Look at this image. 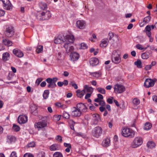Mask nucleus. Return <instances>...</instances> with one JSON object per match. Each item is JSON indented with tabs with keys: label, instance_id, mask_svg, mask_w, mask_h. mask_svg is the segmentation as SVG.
I'll use <instances>...</instances> for the list:
<instances>
[{
	"label": "nucleus",
	"instance_id": "20e7f679",
	"mask_svg": "<svg viewBox=\"0 0 157 157\" xmlns=\"http://www.w3.org/2000/svg\"><path fill=\"white\" fill-rule=\"evenodd\" d=\"M112 62L115 64L119 63L121 62L120 55L116 52H113L111 57Z\"/></svg>",
	"mask_w": 157,
	"mask_h": 157
},
{
	"label": "nucleus",
	"instance_id": "412c9836",
	"mask_svg": "<svg viewBox=\"0 0 157 157\" xmlns=\"http://www.w3.org/2000/svg\"><path fill=\"white\" fill-rule=\"evenodd\" d=\"M99 62L98 59L96 58H92L90 61V64L92 66L97 65Z\"/></svg>",
	"mask_w": 157,
	"mask_h": 157
},
{
	"label": "nucleus",
	"instance_id": "2eb2a0df",
	"mask_svg": "<svg viewBox=\"0 0 157 157\" xmlns=\"http://www.w3.org/2000/svg\"><path fill=\"white\" fill-rule=\"evenodd\" d=\"M92 123L93 124H97L98 122L100 121L101 118L100 116L98 114H92Z\"/></svg>",
	"mask_w": 157,
	"mask_h": 157
},
{
	"label": "nucleus",
	"instance_id": "7ed1b4c3",
	"mask_svg": "<svg viewBox=\"0 0 157 157\" xmlns=\"http://www.w3.org/2000/svg\"><path fill=\"white\" fill-rule=\"evenodd\" d=\"M143 143V139L141 137H136L132 142L131 146L133 148H136L141 146Z\"/></svg>",
	"mask_w": 157,
	"mask_h": 157
},
{
	"label": "nucleus",
	"instance_id": "72a5a7b5",
	"mask_svg": "<svg viewBox=\"0 0 157 157\" xmlns=\"http://www.w3.org/2000/svg\"><path fill=\"white\" fill-rule=\"evenodd\" d=\"M49 91L48 90H46L44 91L43 96L44 99H46L48 97L49 94Z\"/></svg>",
	"mask_w": 157,
	"mask_h": 157
},
{
	"label": "nucleus",
	"instance_id": "423d86ee",
	"mask_svg": "<svg viewBox=\"0 0 157 157\" xmlns=\"http://www.w3.org/2000/svg\"><path fill=\"white\" fill-rule=\"evenodd\" d=\"M102 129L99 126L95 127L94 129L93 134L94 137L98 138L102 134Z\"/></svg>",
	"mask_w": 157,
	"mask_h": 157
},
{
	"label": "nucleus",
	"instance_id": "4d7b16f0",
	"mask_svg": "<svg viewBox=\"0 0 157 157\" xmlns=\"http://www.w3.org/2000/svg\"><path fill=\"white\" fill-rule=\"evenodd\" d=\"M145 29L146 31H151V27L150 25H147Z\"/></svg>",
	"mask_w": 157,
	"mask_h": 157
},
{
	"label": "nucleus",
	"instance_id": "79ce46f5",
	"mask_svg": "<svg viewBox=\"0 0 157 157\" xmlns=\"http://www.w3.org/2000/svg\"><path fill=\"white\" fill-rule=\"evenodd\" d=\"M69 123L70 124L71 128L72 130H74V124L76 123L73 120H71L69 121Z\"/></svg>",
	"mask_w": 157,
	"mask_h": 157
},
{
	"label": "nucleus",
	"instance_id": "4c0bfd02",
	"mask_svg": "<svg viewBox=\"0 0 157 157\" xmlns=\"http://www.w3.org/2000/svg\"><path fill=\"white\" fill-rule=\"evenodd\" d=\"M57 144H54L51 145L50 147V149L51 151H56L57 150Z\"/></svg>",
	"mask_w": 157,
	"mask_h": 157
},
{
	"label": "nucleus",
	"instance_id": "473e14b6",
	"mask_svg": "<svg viewBox=\"0 0 157 157\" xmlns=\"http://www.w3.org/2000/svg\"><path fill=\"white\" fill-rule=\"evenodd\" d=\"M9 56L10 54L6 52L4 53L2 56L3 60L4 61H7Z\"/></svg>",
	"mask_w": 157,
	"mask_h": 157
},
{
	"label": "nucleus",
	"instance_id": "7c9ffc66",
	"mask_svg": "<svg viewBox=\"0 0 157 157\" xmlns=\"http://www.w3.org/2000/svg\"><path fill=\"white\" fill-rule=\"evenodd\" d=\"M37 107L35 105H34L33 106H32L30 107V109H31V111L32 112V113L35 115H36L37 113Z\"/></svg>",
	"mask_w": 157,
	"mask_h": 157
},
{
	"label": "nucleus",
	"instance_id": "f8f14e48",
	"mask_svg": "<svg viewBox=\"0 0 157 157\" xmlns=\"http://www.w3.org/2000/svg\"><path fill=\"white\" fill-rule=\"evenodd\" d=\"M76 26L78 29H83L85 28L86 23L83 20H78L76 23Z\"/></svg>",
	"mask_w": 157,
	"mask_h": 157
},
{
	"label": "nucleus",
	"instance_id": "680f3d73",
	"mask_svg": "<svg viewBox=\"0 0 157 157\" xmlns=\"http://www.w3.org/2000/svg\"><path fill=\"white\" fill-rule=\"evenodd\" d=\"M112 98H109L107 100V101L109 104H111L113 103V98L112 97Z\"/></svg>",
	"mask_w": 157,
	"mask_h": 157
},
{
	"label": "nucleus",
	"instance_id": "39448f33",
	"mask_svg": "<svg viewBox=\"0 0 157 157\" xmlns=\"http://www.w3.org/2000/svg\"><path fill=\"white\" fill-rule=\"evenodd\" d=\"M47 121H41L35 123L34 124L35 128L37 129L38 130L44 129L47 126Z\"/></svg>",
	"mask_w": 157,
	"mask_h": 157
},
{
	"label": "nucleus",
	"instance_id": "c85d7f7f",
	"mask_svg": "<svg viewBox=\"0 0 157 157\" xmlns=\"http://www.w3.org/2000/svg\"><path fill=\"white\" fill-rule=\"evenodd\" d=\"M65 36H63V38L62 37L61 38L60 37H58L56 38L54 41V43L56 44H59L60 43L62 42L66 43V42H64L63 40H64Z\"/></svg>",
	"mask_w": 157,
	"mask_h": 157
},
{
	"label": "nucleus",
	"instance_id": "de8ad7c7",
	"mask_svg": "<svg viewBox=\"0 0 157 157\" xmlns=\"http://www.w3.org/2000/svg\"><path fill=\"white\" fill-rule=\"evenodd\" d=\"M13 129L16 132H18L20 130V127L19 126L14 124L13 125Z\"/></svg>",
	"mask_w": 157,
	"mask_h": 157
},
{
	"label": "nucleus",
	"instance_id": "774afa93",
	"mask_svg": "<svg viewBox=\"0 0 157 157\" xmlns=\"http://www.w3.org/2000/svg\"><path fill=\"white\" fill-rule=\"evenodd\" d=\"M152 99L154 101L157 102V96H156L154 95L153 96Z\"/></svg>",
	"mask_w": 157,
	"mask_h": 157
},
{
	"label": "nucleus",
	"instance_id": "3c124183",
	"mask_svg": "<svg viewBox=\"0 0 157 157\" xmlns=\"http://www.w3.org/2000/svg\"><path fill=\"white\" fill-rule=\"evenodd\" d=\"M43 78H40L37 79L36 81V83L37 86L39 85L40 82L42 81Z\"/></svg>",
	"mask_w": 157,
	"mask_h": 157
},
{
	"label": "nucleus",
	"instance_id": "c9c22d12",
	"mask_svg": "<svg viewBox=\"0 0 157 157\" xmlns=\"http://www.w3.org/2000/svg\"><path fill=\"white\" fill-rule=\"evenodd\" d=\"M97 90L98 92L102 94H105V90L103 88L98 87L97 88Z\"/></svg>",
	"mask_w": 157,
	"mask_h": 157
},
{
	"label": "nucleus",
	"instance_id": "4468645a",
	"mask_svg": "<svg viewBox=\"0 0 157 157\" xmlns=\"http://www.w3.org/2000/svg\"><path fill=\"white\" fill-rule=\"evenodd\" d=\"M76 107L82 113V112H86L87 111V108L84 104L82 103H78L77 104Z\"/></svg>",
	"mask_w": 157,
	"mask_h": 157
},
{
	"label": "nucleus",
	"instance_id": "4be33fe9",
	"mask_svg": "<svg viewBox=\"0 0 157 157\" xmlns=\"http://www.w3.org/2000/svg\"><path fill=\"white\" fill-rule=\"evenodd\" d=\"M110 140L109 138H107L104 140L102 143V146L104 147H107L110 146Z\"/></svg>",
	"mask_w": 157,
	"mask_h": 157
},
{
	"label": "nucleus",
	"instance_id": "6e6552de",
	"mask_svg": "<svg viewBox=\"0 0 157 157\" xmlns=\"http://www.w3.org/2000/svg\"><path fill=\"white\" fill-rule=\"evenodd\" d=\"M13 28L12 26H9L6 28L5 34L8 37H11L14 34Z\"/></svg>",
	"mask_w": 157,
	"mask_h": 157
},
{
	"label": "nucleus",
	"instance_id": "ddd939ff",
	"mask_svg": "<svg viewBox=\"0 0 157 157\" xmlns=\"http://www.w3.org/2000/svg\"><path fill=\"white\" fill-rule=\"evenodd\" d=\"M3 4L4 9L9 10L12 9V5L9 0H0Z\"/></svg>",
	"mask_w": 157,
	"mask_h": 157
},
{
	"label": "nucleus",
	"instance_id": "cd10ccee",
	"mask_svg": "<svg viewBox=\"0 0 157 157\" xmlns=\"http://www.w3.org/2000/svg\"><path fill=\"white\" fill-rule=\"evenodd\" d=\"M36 18L40 21L44 20L42 12H38L36 15Z\"/></svg>",
	"mask_w": 157,
	"mask_h": 157
},
{
	"label": "nucleus",
	"instance_id": "a19ab883",
	"mask_svg": "<svg viewBox=\"0 0 157 157\" xmlns=\"http://www.w3.org/2000/svg\"><path fill=\"white\" fill-rule=\"evenodd\" d=\"M134 64L138 68H141L142 67L141 62L140 60L139 59L137 60V61L135 62Z\"/></svg>",
	"mask_w": 157,
	"mask_h": 157
},
{
	"label": "nucleus",
	"instance_id": "9b49d317",
	"mask_svg": "<svg viewBox=\"0 0 157 157\" xmlns=\"http://www.w3.org/2000/svg\"><path fill=\"white\" fill-rule=\"evenodd\" d=\"M70 60L73 62L77 60L79 58V54L76 52H73L70 55Z\"/></svg>",
	"mask_w": 157,
	"mask_h": 157
},
{
	"label": "nucleus",
	"instance_id": "09e8293b",
	"mask_svg": "<svg viewBox=\"0 0 157 157\" xmlns=\"http://www.w3.org/2000/svg\"><path fill=\"white\" fill-rule=\"evenodd\" d=\"M35 144L34 142H32L27 144V147H33L35 146Z\"/></svg>",
	"mask_w": 157,
	"mask_h": 157
},
{
	"label": "nucleus",
	"instance_id": "338daca9",
	"mask_svg": "<svg viewBox=\"0 0 157 157\" xmlns=\"http://www.w3.org/2000/svg\"><path fill=\"white\" fill-rule=\"evenodd\" d=\"M91 94L92 93H90L87 94L85 95V98L86 99H87L88 98H90L91 96Z\"/></svg>",
	"mask_w": 157,
	"mask_h": 157
},
{
	"label": "nucleus",
	"instance_id": "052dcab7",
	"mask_svg": "<svg viewBox=\"0 0 157 157\" xmlns=\"http://www.w3.org/2000/svg\"><path fill=\"white\" fill-rule=\"evenodd\" d=\"M5 13L4 10H0V17L3 16L5 14Z\"/></svg>",
	"mask_w": 157,
	"mask_h": 157
},
{
	"label": "nucleus",
	"instance_id": "0e129e2a",
	"mask_svg": "<svg viewBox=\"0 0 157 157\" xmlns=\"http://www.w3.org/2000/svg\"><path fill=\"white\" fill-rule=\"evenodd\" d=\"M151 68V67L150 65H147L146 66L145 69L146 70H148L150 69Z\"/></svg>",
	"mask_w": 157,
	"mask_h": 157
},
{
	"label": "nucleus",
	"instance_id": "bf43d9fd",
	"mask_svg": "<svg viewBox=\"0 0 157 157\" xmlns=\"http://www.w3.org/2000/svg\"><path fill=\"white\" fill-rule=\"evenodd\" d=\"M64 145L66 147H69V148H71V146L70 144H68L66 143H64Z\"/></svg>",
	"mask_w": 157,
	"mask_h": 157
},
{
	"label": "nucleus",
	"instance_id": "49530a36",
	"mask_svg": "<svg viewBox=\"0 0 157 157\" xmlns=\"http://www.w3.org/2000/svg\"><path fill=\"white\" fill-rule=\"evenodd\" d=\"M133 103L134 104L136 105H139L140 103V101L137 98H134L132 101Z\"/></svg>",
	"mask_w": 157,
	"mask_h": 157
},
{
	"label": "nucleus",
	"instance_id": "a878e982",
	"mask_svg": "<svg viewBox=\"0 0 157 157\" xmlns=\"http://www.w3.org/2000/svg\"><path fill=\"white\" fill-rule=\"evenodd\" d=\"M39 6L40 8L42 10H45L48 8L47 4L44 2H39Z\"/></svg>",
	"mask_w": 157,
	"mask_h": 157
},
{
	"label": "nucleus",
	"instance_id": "ea45409f",
	"mask_svg": "<svg viewBox=\"0 0 157 157\" xmlns=\"http://www.w3.org/2000/svg\"><path fill=\"white\" fill-rule=\"evenodd\" d=\"M43 46L42 45H39L38 46L36 49V52L38 53L41 52L43 51Z\"/></svg>",
	"mask_w": 157,
	"mask_h": 157
},
{
	"label": "nucleus",
	"instance_id": "8fccbe9b",
	"mask_svg": "<svg viewBox=\"0 0 157 157\" xmlns=\"http://www.w3.org/2000/svg\"><path fill=\"white\" fill-rule=\"evenodd\" d=\"M55 139L56 140L59 141L60 142H62V137L61 136L58 135L56 136Z\"/></svg>",
	"mask_w": 157,
	"mask_h": 157
},
{
	"label": "nucleus",
	"instance_id": "864d4df0",
	"mask_svg": "<svg viewBox=\"0 0 157 157\" xmlns=\"http://www.w3.org/2000/svg\"><path fill=\"white\" fill-rule=\"evenodd\" d=\"M100 75L99 73L97 72H95L92 73V75L96 77H99L100 76Z\"/></svg>",
	"mask_w": 157,
	"mask_h": 157
},
{
	"label": "nucleus",
	"instance_id": "13d9d810",
	"mask_svg": "<svg viewBox=\"0 0 157 157\" xmlns=\"http://www.w3.org/2000/svg\"><path fill=\"white\" fill-rule=\"evenodd\" d=\"M23 157H33V156L32 154L29 153H26L24 155Z\"/></svg>",
	"mask_w": 157,
	"mask_h": 157
},
{
	"label": "nucleus",
	"instance_id": "393cba45",
	"mask_svg": "<svg viewBox=\"0 0 157 157\" xmlns=\"http://www.w3.org/2000/svg\"><path fill=\"white\" fill-rule=\"evenodd\" d=\"M2 43L4 45L7 46H10L12 44L11 41L6 39H3L2 40Z\"/></svg>",
	"mask_w": 157,
	"mask_h": 157
},
{
	"label": "nucleus",
	"instance_id": "e2e57ef3",
	"mask_svg": "<svg viewBox=\"0 0 157 157\" xmlns=\"http://www.w3.org/2000/svg\"><path fill=\"white\" fill-rule=\"evenodd\" d=\"M109 40H111L112 38L113 37L114 35L113 33L110 32L109 33Z\"/></svg>",
	"mask_w": 157,
	"mask_h": 157
},
{
	"label": "nucleus",
	"instance_id": "f03ea898",
	"mask_svg": "<svg viewBox=\"0 0 157 157\" xmlns=\"http://www.w3.org/2000/svg\"><path fill=\"white\" fill-rule=\"evenodd\" d=\"M122 135L124 137L132 138L135 135L134 132L132 129L128 128H124L121 131Z\"/></svg>",
	"mask_w": 157,
	"mask_h": 157
},
{
	"label": "nucleus",
	"instance_id": "6ab92c4d",
	"mask_svg": "<svg viewBox=\"0 0 157 157\" xmlns=\"http://www.w3.org/2000/svg\"><path fill=\"white\" fill-rule=\"evenodd\" d=\"M13 53L16 56L19 58H21L24 56L23 52L17 49H13Z\"/></svg>",
	"mask_w": 157,
	"mask_h": 157
},
{
	"label": "nucleus",
	"instance_id": "f257e3e1",
	"mask_svg": "<svg viewBox=\"0 0 157 157\" xmlns=\"http://www.w3.org/2000/svg\"><path fill=\"white\" fill-rule=\"evenodd\" d=\"M74 40V36L71 35H68L65 36L64 39L63 41L66 42L63 45L65 48L66 53L73 52L74 48L73 46H71V43H72Z\"/></svg>",
	"mask_w": 157,
	"mask_h": 157
},
{
	"label": "nucleus",
	"instance_id": "a18cd8bd",
	"mask_svg": "<svg viewBox=\"0 0 157 157\" xmlns=\"http://www.w3.org/2000/svg\"><path fill=\"white\" fill-rule=\"evenodd\" d=\"M151 17L150 16H147L145 17L143 20V22L145 23H148L150 20Z\"/></svg>",
	"mask_w": 157,
	"mask_h": 157
},
{
	"label": "nucleus",
	"instance_id": "1a4fd4ad",
	"mask_svg": "<svg viewBox=\"0 0 157 157\" xmlns=\"http://www.w3.org/2000/svg\"><path fill=\"white\" fill-rule=\"evenodd\" d=\"M155 83V82L153 79L151 78H147L144 82V86L146 88H149L153 86Z\"/></svg>",
	"mask_w": 157,
	"mask_h": 157
},
{
	"label": "nucleus",
	"instance_id": "69168bd1",
	"mask_svg": "<svg viewBox=\"0 0 157 157\" xmlns=\"http://www.w3.org/2000/svg\"><path fill=\"white\" fill-rule=\"evenodd\" d=\"M104 106H101L99 108L101 112H103L106 110L105 108L103 107Z\"/></svg>",
	"mask_w": 157,
	"mask_h": 157
},
{
	"label": "nucleus",
	"instance_id": "c03bdc74",
	"mask_svg": "<svg viewBox=\"0 0 157 157\" xmlns=\"http://www.w3.org/2000/svg\"><path fill=\"white\" fill-rule=\"evenodd\" d=\"M63 117L66 119H68L70 117V115L69 114L65 111H64L63 113Z\"/></svg>",
	"mask_w": 157,
	"mask_h": 157
},
{
	"label": "nucleus",
	"instance_id": "37998d69",
	"mask_svg": "<svg viewBox=\"0 0 157 157\" xmlns=\"http://www.w3.org/2000/svg\"><path fill=\"white\" fill-rule=\"evenodd\" d=\"M87 48L88 46L86 44L84 43H82L80 44V49H86Z\"/></svg>",
	"mask_w": 157,
	"mask_h": 157
},
{
	"label": "nucleus",
	"instance_id": "b1692460",
	"mask_svg": "<svg viewBox=\"0 0 157 157\" xmlns=\"http://www.w3.org/2000/svg\"><path fill=\"white\" fill-rule=\"evenodd\" d=\"M108 43L109 40L108 39H104L101 40L100 46L102 48H105L108 45Z\"/></svg>",
	"mask_w": 157,
	"mask_h": 157
},
{
	"label": "nucleus",
	"instance_id": "bb28decb",
	"mask_svg": "<svg viewBox=\"0 0 157 157\" xmlns=\"http://www.w3.org/2000/svg\"><path fill=\"white\" fill-rule=\"evenodd\" d=\"M77 96L79 98L82 97L85 94V91L83 90H78L76 91Z\"/></svg>",
	"mask_w": 157,
	"mask_h": 157
},
{
	"label": "nucleus",
	"instance_id": "0eeeda50",
	"mask_svg": "<svg viewBox=\"0 0 157 157\" xmlns=\"http://www.w3.org/2000/svg\"><path fill=\"white\" fill-rule=\"evenodd\" d=\"M114 89L115 92L117 94L122 93L125 90V87L123 85L119 84L115 85Z\"/></svg>",
	"mask_w": 157,
	"mask_h": 157
},
{
	"label": "nucleus",
	"instance_id": "a211bd4d",
	"mask_svg": "<svg viewBox=\"0 0 157 157\" xmlns=\"http://www.w3.org/2000/svg\"><path fill=\"white\" fill-rule=\"evenodd\" d=\"M42 12L44 20H48L51 17V14L49 11L47 10L45 12L43 11Z\"/></svg>",
	"mask_w": 157,
	"mask_h": 157
},
{
	"label": "nucleus",
	"instance_id": "f3484780",
	"mask_svg": "<svg viewBox=\"0 0 157 157\" xmlns=\"http://www.w3.org/2000/svg\"><path fill=\"white\" fill-rule=\"evenodd\" d=\"M16 140V138L14 136L10 135L7 136V142L9 144L14 143Z\"/></svg>",
	"mask_w": 157,
	"mask_h": 157
},
{
	"label": "nucleus",
	"instance_id": "9d476101",
	"mask_svg": "<svg viewBox=\"0 0 157 157\" xmlns=\"http://www.w3.org/2000/svg\"><path fill=\"white\" fill-rule=\"evenodd\" d=\"M82 114L81 112L77 108L76 106L72 108L71 114L72 116L74 117H79Z\"/></svg>",
	"mask_w": 157,
	"mask_h": 157
},
{
	"label": "nucleus",
	"instance_id": "aec40b11",
	"mask_svg": "<svg viewBox=\"0 0 157 157\" xmlns=\"http://www.w3.org/2000/svg\"><path fill=\"white\" fill-rule=\"evenodd\" d=\"M46 81L49 84L48 86L49 88H54L56 86V85L55 83H54L52 82L51 78H47Z\"/></svg>",
	"mask_w": 157,
	"mask_h": 157
},
{
	"label": "nucleus",
	"instance_id": "6e6d98bb",
	"mask_svg": "<svg viewBox=\"0 0 157 157\" xmlns=\"http://www.w3.org/2000/svg\"><path fill=\"white\" fill-rule=\"evenodd\" d=\"M99 104L101 105V106H105V103L104 101L101 100L99 103Z\"/></svg>",
	"mask_w": 157,
	"mask_h": 157
},
{
	"label": "nucleus",
	"instance_id": "dca6fc26",
	"mask_svg": "<svg viewBox=\"0 0 157 157\" xmlns=\"http://www.w3.org/2000/svg\"><path fill=\"white\" fill-rule=\"evenodd\" d=\"M28 120L27 117L25 115H21L18 118V121L20 124H25Z\"/></svg>",
	"mask_w": 157,
	"mask_h": 157
},
{
	"label": "nucleus",
	"instance_id": "f704fd0d",
	"mask_svg": "<svg viewBox=\"0 0 157 157\" xmlns=\"http://www.w3.org/2000/svg\"><path fill=\"white\" fill-rule=\"evenodd\" d=\"M141 57L143 59H147L149 57V54L146 52L142 54Z\"/></svg>",
	"mask_w": 157,
	"mask_h": 157
},
{
	"label": "nucleus",
	"instance_id": "58836bf2",
	"mask_svg": "<svg viewBox=\"0 0 157 157\" xmlns=\"http://www.w3.org/2000/svg\"><path fill=\"white\" fill-rule=\"evenodd\" d=\"M53 157H63L61 153L59 152H55L53 155Z\"/></svg>",
	"mask_w": 157,
	"mask_h": 157
},
{
	"label": "nucleus",
	"instance_id": "5fc2aeb1",
	"mask_svg": "<svg viewBox=\"0 0 157 157\" xmlns=\"http://www.w3.org/2000/svg\"><path fill=\"white\" fill-rule=\"evenodd\" d=\"M10 157H17L16 152L15 151L12 152Z\"/></svg>",
	"mask_w": 157,
	"mask_h": 157
},
{
	"label": "nucleus",
	"instance_id": "c756f323",
	"mask_svg": "<svg viewBox=\"0 0 157 157\" xmlns=\"http://www.w3.org/2000/svg\"><path fill=\"white\" fill-rule=\"evenodd\" d=\"M155 146V144L151 141H148L147 144V147L150 148H152L154 147Z\"/></svg>",
	"mask_w": 157,
	"mask_h": 157
},
{
	"label": "nucleus",
	"instance_id": "5701e85b",
	"mask_svg": "<svg viewBox=\"0 0 157 157\" xmlns=\"http://www.w3.org/2000/svg\"><path fill=\"white\" fill-rule=\"evenodd\" d=\"M83 90L85 91V93L86 92H88L90 93H92L94 90L93 88L91 87H90L88 85H85L84 86Z\"/></svg>",
	"mask_w": 157,
	"mask_h": 157
},
{
	"label": "nucleus",
	"instance_id": "2f4dec72",
	"mask_svg": "<svg viewBox=\"0 0 157 157\" xmlns=\"http://www.w3.org/2000/svg\"><path fill=\"white\" fill-rule=\"evenodd\" d=\"M152 127L151 124L148 122H147L145 124L144 126V129L145 130H148L150 129Z\"/></svg>",
	"mask_w": 157,
	"mask_h": 157
},
{
	"label": "nucleus",
	"instance_id": "603ef678",
	"mask_svg": "<svg viewBox=\"0 0 157 157\" xmlns=\"http://www.w3.org/2000/svg\"><path fill=\"white\" fill-rule=\"evenodd\" d=\"M136 47L137 49L140 50H142L144 49L142 45L140 44H137Z\"/></svg>",
	"mask_w": 157,
	"mask_h": 157
},
{
	"label": "nucleus",
	"instance_id": "e433bc0d",
	"mask_svg": "<svg viewBox=\"0 0 157 157\" xmlns=\"http://www.w3.org/2000/svg\"><path fill=\"white\" fill-rule=\"evenodd\" d=\"M37 157H45V153L43 151H40L37 154Z\"/></svg>",
	"mask_w": 157,
	"mask_h": 157
}]
</instances>
